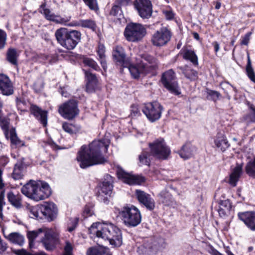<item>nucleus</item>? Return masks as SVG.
Returning a JSON list of instances; mask_svg holds the SVG:
<instances>
[{
	"label": "nucleus",
	"mask_w": 255,
	"mask_h": 255,
	"mask_svg": "<svg viewBox=\"0 0 255 255\" xmlns=\"http://www.w3.org/2000/svg\"><path fill=\"white\" fill-rule=\"evenodd\" d=\"M245 170L249 176L255 178V157L247 163Z\"/></svg>",
	"instance_id": "a19ab883"
},
{
	"label": "nucleus",
	"mask_w": 255,
	"mask_h": 255,
	"mask_svg": "<svg viewBox=\"0 0 255 255\" xmlns=\"http://www.w3.org/2000/svg\"><path fill=\"white\" fill-rule=\"evenodd\" d=\"M151 154L160 160H166L171 153L170 148L167 146L163 138L155 139L149 143Z\"/></svg>",
	"instance_id": "9d476101"
},
{
	"label": "nucleus",
	"mask_w": 255,
	"mask_h": 255,
	"mask_svg": "<svg viewBox=\"0 0 255 255\" xmlns=\"http://www.w3.org/2000/svg\"><path fill=\"white\" fill-rule=\"evenodd\" d=\"M86 80V91L88 93L95 91L98 85V79L90 70H83Z\"/></svg>",
	"instance_id": "a878e982"
},
{
	"label": "nucleus",
	"mask_w": 255,
	"mask_h": 255,
	"mask_svg": "<svg viewBox=\"0 0 255 255\" xmlns=\"http://www.w3.org/2000/svg\"><path fill=\"white\" fill-rule=\"evenodd\" d=\"M116 173L118 178L124 183L130 185L141 184L145 181V178L138 175H133L126 172L121 166L117 165Z\"/></svg>",
	"instance_id": "2eb2a0df"
},
{
	"label": "nucleus",
	"mask_w": 255,
	"mask_h": 255,
	"mask_svg": "<svg viewBox=\"0 0 255 255\" xmlns=\"http://www.w3.org/2000/svg\"><path fill=\"white\" fill-rule=\"evenodd\" d=\"M114 182L113 178L109 174L104 176L103 181L97 188V196L98 200L106 204L109 202V198L112 193Z\"/></svg>",
	"instance_id": "1a4fd4ad"
},
{
	"label": "nucleus",
	"mask_w": 255,
	"mask_h": 255,
	"mask_svg": "<svg viewBox=\"0 0 255 255\" xmlns=\"http://www.w3.org/2000/svg\"><path fill=\"white\" fill-rule=\"evenodd\" d=\"M9 120L5 118L0 117V126L3 131L4 135L7 139L10 138L11 143L16 146L23 145L21 141L17 136L14 128L9 129Z\"/></svg>",
	"instance_id": "dca6fc26"
},
{
	"label": "nucleus",
	"mask_w": 255,
	"mask_h": 255,
	"mask_svg": "<svg viewBox=\"0 0 255 255\" xmlns=\"http://www.w3.org/2000/svg\"><path fill=\"white\" fill-rule=\"evenodd\" d=\"M161 82L163 86L171 93L176 95L180 94L176 74L172 69H169L162 74Z\"/></svg>",
	"instance_id": "f8f14e48"
},
{
	"label": "nucleus",
	"mask_w": 255,
	"mask_h": 255,
	"mask_svg": "<svg viewBox=\"0 0 255 255\" xmlns=\"http://www.w3.org/2000/svg\"><path fill=\"white\" fill-rule=\"evenodd\" d=\"M178 68L181 71L184 76L190 81H195L198 79V72L189 66L186 65L184 66L179 67Z\"/></svg>",
	"instance_id": "2f4dec72"
},
{
	"label": "nucleus",
	"mask_w": 255,
	"mask_h": 255,
	"mask_svg": "<svg viewBox=\"0 0 255 255\" xmlns=\"http://www.w3.org/2000/svg\"><path fill=\"white\" fill-rule=\"evenodd\" d=\"M209 253L211 255H223L222 254L218 251L215 248H214L212 246H211L210 247Z\"/></svg>",
	"instance_id": "69168bd1"
},
{
	"label": "nucleus",
	"mask_w": 255,
	"mask_h": 255,
	"mask_svg": "<svg viewBox=\"0 0 255 255\" xmlns=\"http://www.w3.org/2000/svg\"><path fill=\"white\" fill-rule=\"evenodd\" d=\"M195 147L190 143H186L179 151L180 157L184 159H189L193 154Z\"/></svg>",
	"instance_id": "473e14b6"
},
{
	"label": "nucleus",
	"mask_w": 255,
	"mask_h": 255,
	"mask_svg": "<svg viewBox=\"0 0 255 255\" xmlns=\"http://www.w3.org/2000/svg\"><path fill=\"white\" fill-rule=\"evenodd\" d=\"M5 238L8 239L11 243L22 246L24 242V237L18 233H11L7 236L4 235Z\"/></svg>",
	"instance_id": "72a5a7b5"
},
{
	"label": "nucleus",
	"mask_w": 255,
	"mask_h": 255,
	"mask_svg": "<svg viewBox=\"0 0 255 255\" xmlns=\"http://www.w3.org/2000/svg\"><path fill=\"white\" fill-rule=\"evenodd\" d=\"M89 230L98 238L108 241L113 247H119L123 244L121 230L111 223H95Z\"/></svg>",
	"instance_id": "7ed1b4c3"
},
{
	"label": "nucleus",
	"mask_w": 255,
	"mask_h": 255,
	"mask_svg": "<svg viewBox=\"0 0 255 255\" xmlns=\"http://www.w3.org/2000/svg\"><path fill=\"white\" fill-rule=\"evenodd\" d=\"M134 5L140 16L149 18L152 14V4L149 0H135Z\"/></svg>",
	"instance_id": "6ab92c4d"
},
{
	"label": "nucleus",
	"mask_w": 255,
	"mask_h": 255,
	"mask_svg": "<svg viewBox=\"0 0 255 255\" xmlns=\"http://www.w3.org/2000/svg\"><path fill=\"white\" fill-rule=\"evenodd\" d=\"M83 62L85 65L91 67L96 71H100L101 70L97 63L92 58L84 57Z\"/></svg>",
	"instance_id": "c03bdc74"
},
{
	"label": "nucleus",
	"mask_w": 255,
	"mask_h": 255,
	"mask_svg": "<svg viewBox=\"0 0 255 255\" xmlns=\"http://www.w3.org/2000/svg\"><path fill=\"white\" fill-rule=\"evenodd\" d=\"M246 73L250 79L255 83V73L252 67L251 60L248 55V62L246 66Z\"/></svg>",
	"instance_id": "37998d69"
},
{
	"label": "nucleus",
	"mask_w": 255,
	"mask_h": 255,
	"mask_svg": "<svg viewBox=\"0 0 255 255\" xmlns=\"http://www.w3.org/2000/svg\"><path fill=\"white\" fill-rule=\"evenodd\" d=\"M110 143L108 138L101 140H94L89 145H84L81 146L78 153L77 160L82 168H86L97 164H103L106 159L103 153L107 152Z\"/></svg>",
	"instance_id": "f03ea898"
},
{
	"label": "nucleus",
	"mask_w": 255,
	"mask_h": 255,
	"mask_svg": "<svg viewBox=\"0 0 255 255\" xmlns=\"http://www.w3.org/2000/svg\"><path fill=\"white\" fill-rule=\"evenodd\" d=\"M12 252L16 255H47L44 252H40L32 254L26 251L24 249L16 250L11 249Z\"/></svg>",
	"instance_id": "8fccbe9b"
},
{
	"label": "nucleus",
	"mask_w": 255,
	"mask_h": 255,
	"mask_svg": "<svg viewBox=\"0 0 255 255\" xmlns=\"http://www.w3.org/2000/svg\"><path fill=\"white\" fill-rule=\"evenodd\" d=\"M220 86H221L223 90H224L225 93L227 95V97L228 99H231V96L229 95L228 92L225 90V89H229L232 87L234 91L237 92V89L235 87H234L232 84H231L229 82H222L220 84Z\"/></svg>",
	"instance_id": "603ef678"
},
{
	"label": "nucleus",
	"mask_w": 255,
	"mask_h": 255,
	"mask_svg": "<svg viewBox=\"0 0 255 255\" xmlns=\"http://www.w3.org/2000/svg\"><path fill=\"white\" fill-rule=\"evenodd\" d=\"M83 1L91 10L96 12L99 10L97 0H83Z\"/></svg>",
	"instance_id": "09e8293b"
},
{
	"label": "nucleus",
	"mask_w": 255,
	"mask_h": 255,
	"mask_svg": "<svg viewBox=\"0 0 255 255\" xmlns=\"http://www.w3.org/2000/svg\"><path fill=\"white\" fill-rule=\"evenodd\" d=\"M106 248L102 246H96L89 248L86 252V255H104Z\"/></svg>",
	"instance_id": "58836bf2"
},
{
	"label": "nucleus",
	"mask_w": 255,
	"mask_h": 255,
	"mask_svg": "<svg viewBox=\"0 0 255 255\" xmlns=\"http://www.w3.org/2000/svg\"><path fill=\"white\" fill-rule=\"evenodd\" d=\"M55 36L58 43L63 47L73 50L80 41L81 33L78 30L60 28L55 31Z\"/></svg>",
	"instance_id": "39448f33"
},
{
	"label": "nucleus",
	"mask_w": 255,
	"mask_h": 255,
	"mask_svg": "<svg viewBox=\"0 0 255 255\" xmlns=\"http://www.w3.org/2000/svg\"><path fill=\"white\" fill-rule=\"evenodd\" d=\"M62 128L65 132L72 135L78 132L80 130V127L78 125L64 122L62 124Z\"/></svg>",
	"instance_id": "e433bc0d"
},
{
	"label": "nucleus",
	"mask_w": 255,
	"mask_h": 255,
	"mask_svg": "<svg viewBox=\"0 0 255 255\" xmlns=\"http://www.w3.org/2000/svg\"><path fill=\"white\" fill-rule=\"evenodd\" d=\"M242 172V164H237L230 175L229 183L231 186L235 187L237 185V183L239 181V179L241 177Z\"/></svg>",
	"instance_id": "7c9ffc66"
},
{
	"label": "nucleus",
	"mask_w": 255,
	"mask_h": 255,
	"mask_svg": "<svg viewBox=\"0 0 255 255\" xmlns=\"http://www.w3.org/2000/svg\"><path fill=\"white\" fill-rule=\"evenodd\" d=\"M159 201L165 206L175 207L177 203L172 195L166 190H162L158 195Z\"/></svg>",
	"instance_id": "bb28decb"
},
{
	"label": "nucleus",
	"mask_w": 255,
	"mask_h": 255,
	"mask_svg": "<svg viewBox=\"0 0 255 255\" xmlns=\"http://www.w3.org/2000/svg\"><path fill=\"white\" fill-rule=\"evenodd\" d=\"M82 27L87 28L93 31H95L97 24L95 21L92 19H82Z\"/></svg>",
	"instance_id": "79ce46f5"
},
{
	"label": "nucleus",
	"mask_w": 255,
	"mask_h": 255,
	"mask_svg": "<svg viewBox=\"0 0 255 255\" xmlns=\"http://www.w3.org/2000/svg\"><path fill=\"white\" fill-rule=\"evenodd\" d=\"M207 98L209 100H212L214 102H216L219 98L221 96V94L218 91L210 90L209 89H206Z\"/></svg>",
	"instance_id": "49530a36"
},
{
	"label": "nucleus",
	"mask_w": 255,
	"mask_h": 255,
	"mask_svg": "<svg viewBox=\"0 0 255 255\" xmlns=\"http://www.w3.org/2000/svg\"><path fill=\"white\" fill-rule=\"evenodd\" d=\"M58 111L64 119H73L79 114L78 103L74 100H69L60 105Z\"/></svg>",
	"instance_id": "4468645a"
},
{
	"label": "nucleus",
	"mask_w": 255,
	"mask_h": 255,
	"mask_svg": "<svg viewBox=\"0 0 255 255\" xmlns=\"http://www.w3.org/2000/svg\"><path fill=\"white\" fill-rule=\"evenodd\" d=\"M171 36V32L167 28L163 27L152 35L151 42L154 46H162L170 41Z\"/></svg>",
	"instance_id": "a211bd4d"
},
{
	"label": "nucleus",
	"mask_w": 255,
	"mask_h": 255,
	"mask_svg": "<svg viewBox=\"0 0 255 255\" xmlns=\"http://www.w3.org/2000/svg\"><path fill=\"white\" fill-rule=\"evenodd\" d=\"M44 237L41 239L45 249L47 251H52L59 243V234L58 232L52 229L44 227Z\"/></svg>",
	"instance_id": "ddd939ff"
},
{
	"label": "nucleus",
	"mask_w": 255,
	"mask_h": 255,
	"mask_svg": "<svg viewBox=\"0 0 255 255\" xmlns=\"http://www.w3.org/2000/svg\"><path fill=\"white\" fill-rule=\"evenodd\" d=\"M146 34V29L141 24L130 22L124 30L126 39L130 42H135L141 40Z\"/></svg>",
	"instance_id": "6e6552de"
},
{
	"label": "nucleus",
	"mask_w": 255,
	"mask_h": 255,
	"mask_svg": "<svg viewBox=\"0 0 255 255\" xmlns=\"http://www.w3.org/2000/svg\"><path fill=\"white\" fill-rule=\"evenodd\" d=\"M64 25H67L68 26H80L82 27V19H80L79 20H74L72 22L68 23V22L66 23V24H64Z\"/></svg>",
	"instance_id": "bf43d9fd"
},
{
	"label": "nucleus",
	"mask_w": 255,
	"mask_h": 255,
	"mask_svg": "<svg viewBox=\"0 0 255 255\" xmlns=\"http://www.w3.org/2000/svg\"><path fill=\"white\" fill-rule=\"evenodd\" d=\"M28 210L29 211V216L30 218L39 220L44 217L49 222L56 218L58 212L56 205L52 202L31 206Z\"/></svg>",
	"instance_id": "423d86ee"
},
{
	"label": "nucleus",
	"mask_w": 255,
	"mask_h": 255,
	"mask_svg": "<svg viewBox=\"0 0 255 255\" xmlns=\"http://www.w3.org/2000/svg\"><path fill=\"white\" fill-rule=\"evenodd\" d=\"M44 228L38 229L37 230L28 231L27 233V237L29 241V247L32 248L34 245V240L35 238L41 233H43Z\"/></svg>",
	"instance_id": "4c0bfd02"
},
{
	"label": "nucleus",
	"mask_w": 255,
	"mask_h": 255,
	"mask_svg": "<svg viewBox=\"0 0 255 255\" xmlns=\"http://www.w3.org/2000/svg\"><path fill=\"white\" fill-rule=\"evenodd\" d=\"M252 34L251 32H249L245 34L241 41L242 45H247L248 44Z\"/></svg>",
	"instance_id": "13d9d810"
},
{
	"label": "nucleus",
	"mask_w": 255,
	"mask_h": 255,
	"mask_svg": "<svg viewBox=\"0 0 255 255\" xmlns=\"http://www.w3.org/2000/svg\"><path fill=\"white\" fill-rule=\"evenodd\" d=\"M23 168V164L20 162L15 164L12 173V177L14 180H19L22 178Z\"/></svg>",
	"instance_id": "ea45409f"
},
{
	"label": "nucleus",
	"mask_w": 255,
	"mask_h": 255,
	"mask_svg": "<svg viewBox=\"0 0 255 255\" xmlns=\"http://www.w3.org/2000/svg\"><path fill=\"white\" fill-rule=\"evenodd\" d=\"M250 110H251V113H250V118L252 122H255V107H254L253 105H251L250 106Z\"/></svg>",
	"instance_id": "338daca9"
},
{
	"label": "nucleus",
	"mask_w": 255,
	"mask_h": 255,
	"mask_svg": "<svg viewBox=\"0 0 255 255\" xmlns=\"http://www.w3.org/2000/svg\"><path fill=\"white\" fill-rule=\"evenodd\" d=\"M180 53L182 55L184 59L190 61L194 66L198 65V57L193 50L183 48Z\"/></svg>",
	"instance_id": "c756f323"
},
{
	"label": "nucleus",
	"mask_w": 255,
	"mask_h": 255,
	"mask_svg": "<svg viewBox=\"0 0 255 255\" xmlns=\"http://www.w3.org/2000/svg\"><path fill=\"white\" fill-rule=\"evenodd\" d=\"M18 57V54L16 49L9 48L7 49L6 54V59L10 64L17 65Z\"/></svg>",
	"instance_id": "c9c22d12"
},
{
	"label": "nucleus",
	"mask_w": 255,
	"mask_h": 255,
	"mask_svg": "<svg viewBox=\"0 0 255 255\" xmlns=\"http://www.w3.org/2000/svg\"><path fill=\"white\" fill-rule=\"evenodd\" d=\"M46 6V4L45 2L42 3L38 8V11L42 14L47 20L61 24H66V23L70 20L71 16H68L62 17L59 15H56L52 12Z\"/></svg>",
	"instance_id": "f3484780"
},
{
	"label": "nucleus",
	"mask_w": 255,
	"mask_h": 255,
	"mask_svg": "<svg viewBox=\"0 0 255 255\" xmlns=\"http://www.w3.org/2000/svg\"><path fill=\"white\" fill-rule=\"evenodd\" d=\"M74 245L69 241L66 240L63 247V255H73Z\"/></svg>",
	"instance_id": "de8ad7c7"
},
{
	"label": "nucleus",
	"mask_w": 255,
	"mask_h": 255,
	"mask_svg": "<svg viewBox=\"0 0 255 255\" xmlns=\"http://www.w3.org/2000/svg\"><path fill=\"white\" fill-rule=\"evenodd\" d=\"M0 91L5 96H9L13 93V87L9 77L3 74H0Z\"/></svg>",
	"instance_id": "5701e85b"
},
{
	"label": "nucleus",
	"mask_w": 255,
	"mask_h": 255,
	"mask_svg": "<svg viewBox=\"0 0 255 255\" xmlns=\"http://www.w3.org/2000/svg\"><path fill=\"white\" fill-rule=\"evenodd\" d=\"M4 190H2L0 193V211H2L3 206L5 204L4 201Z\"/></svg>",
	"instance_id": "052dcab7"
},
{
	"label": "nucleus",
	"mask_w": 255,
	"mask_h": 255,
	"mask_svg": "<svg viewBox=\"0 0 255 255\" xmlns=\"http://www.w3.org/2000/svg\"><path fill=\"white\" fill-rule=\"evenodd\" d=\"M120 215L125 225L128 227H134L141 221V215L139 209L133 205L124 206Z\"/></svg>",
	"instance_id": "0eeeda50"
},
{
	"label": "nucleus",
	"mask_w": 255,
	"mask_h": 255,
	"mask_svg": "<svg viewBox=\"0 0 255 255\" xmlns=\"http://www.w3.org/2000/svg\"><path fill=\"white\" fill-rule=\"evenodd\" d=\"M219 208L217 210L219 215L223 219H226L231 214L232 205L229 199H222L218 201Z\"/></svg>",
	"instance_id": "393cba45"
},
{
	"label": "nucleus",
	"mask_w": 255,
	"mask_h": 255,
	"mask_svg": "<svg viewBox=\"0 0 255 255\" xmlns=\"http://www.w3.org/2000/svg\"><path fill=\"white\" fill-rule=\"evenodd\" d=\"M6 33L0 29V49H3L6 44Z\"/></svg>",
	"instance_id": "864d4df0"
},
{
	"label": "nucleus",
	"mask_w": 255,
	"mask_h": 255,
	"mask_svg": "<svg viewBox=\"0 0 255 255\" xmlns=\"http://www.w3.org/2000/svg\"><path fill=\"white\" fill-rule=\"evenodd\" d=\"M140 115L139 110L137 105H132L130 107V116L132 118H136Z\"/></svg>",
	"instance_id": "5fc2aeb1"
},
{
	"label": "nucleus",
	"mask_w": 255,
	"mask_h": 255,
	"mask_svg": "<svg viewBox=\"0 0 255 255\" xmlns=\"http://www.w3.org/2000/svg\"><path fill=\"white\" fill-rule=\"evenodd\" d=\"M93 213V211L92 208L88 206H86L85 207L84 211H83V216L85 218H87L88 217L91 216Z\"/></svg>",
	"instance_id": "4d7b16f0"
},
{
	"label": "nucleus",
	"mask_w": 255,
	"mask_h": 255,
	"mask_svg": "<svg viewBox=\"0 0 255 255\" xmlns=\"http://www.w3.org/2000/svg\"><path fill=\"white\" fill-rule=\"evenodd\" d=\"M97 52L99 56L98 60L100 61V64L104 71H106L107 69V65L106 59V55L105 54V46L102 44H99Z\"/></svg>",
	"instance_id": "f704fd0d"
},
{
	"label": "nucleus",
	"mask_w": 255,
	"mask_h": 255,
	"mask_svg": "<svg viewBox=\"0 0 255 255\" xmlns=\"http://www.w3.org/2000/svg\"><path fill=\"white\" fill-rule=\"evenodd\" d=\"M158 249L157 242L152 239H147L144 241L143 244L139 246L137 252L140 254L148 255L156 252Z\"/></svg>",
	"instance_id": "4be33fe9"
},
{
	"label": "nucleus",
	"mask_w": 255,
	"mask_h": 255,
	"mask_svg": "<svg viewBox=\"0 0 255 255\" xmlns=\"http://www.w3.org/2000/svg\"><path fill=\"white\" fill-rule=\"evenodd\" d=\"M16 103L18 109L22 108V106H24L26 104V102L25 101L19 99L18 98H16Z\"/></svg>",
	"instance_id": "774afa93"
},
{
	"label": "nucleus",
	"mask_w": 255,
	"mask_h": 255,
	"mask_svg": "<svg viewBox=\"0 0 255 255\" xmlns=\"http://www.w3.org/2000/svg\"><path fill=\"white\" fill-rule=\"evenodd\" d=\"M121 7L122 6L120 4L116 3V1L110 11V14L113 16L121 15L122 13Z\"/></svg>",
	"instance_id": "3c124183"
},
{
	"label": "nucleus",
	"mask_w": 255,
	"mask_h": 255,
	"mask_svg": "<svg viewBox=\"0 0 255 255\" xmlns=\"http://www.w3.org/2000/svg\"><path fill=\"white\" fill-rule=\"evenodd\" d=\"M135 195L140 205L147 210L152 211L155 208V201L149 194L140 190H136Z\"/></svg>",
	"instance_id": "aec40b11"
},
{
	"label": "nucleus",
	"mask_w": 255,
	"mask_h": 255,
	"mask_svg": "<svg viewBox=\"0 0 255 255\" xmlns=\"http://www.w3.org/2000/svg\"><path fill=\"white\" fill-rule=\"evenodd\" d=\"M58 56L57 54H51L47 55L45 57L46 60L48 61L49 64H53L56 62L58 60Z\"/></svg>",
	"instance_id": "6e6d98bb"
},
{
	"label": "nucleus",
	"mask_w": 255,
	"mask_h": 255,
	"mask_svg": "<svg viewBox=\"0 0 255 255\" xmlns=\"http://www.w3.org/2000/svg\"><path fill=\"white\" fill-rule=\"evenodd\" d=\"M25 196L35 201L44 200L51 194L49 185L45 182L30 180L21 189Z\"/></svg>",
	"instance_id": "20e7f679"
},
{
	"label": "nucleus",
	"mask_w": 255,
	"mask_h": 255,
	"mask_svg": "<svg viewBox=\"0 0 255 255\" xmlns=\"http://www.w3.org/2000/svg\"><path fill=\"white\" fill-rule=\"evenodd\" d=\"M238 217L250 230L255 231V212H239Z\"/></svg>",
	"instance_id": "412c9836"
},
{
	"label": "nucleus",
	"mask_w": 255,
	"mask_h": 255,
	"mask_svg": "<svg viewBox=\"0 0 255 255\" xmlns=\"http://www.w3.org/2000/svg\"><path fill=\"white\" fill-rule=\"evenodd\" d=\"M7 199L10 204L17 209L22 207V196L16 191H9L7 193Z\"/></svg>",
	"instance_id": "cd10ccee"
},
{
	"label": "nucleus",
	"mask_w": 255,
	"mask_h": 255,
	"mask_svg": "<svg viewBox=\"0 0 255 255\" xmlns=\"http://www.w3.org/2000/svg\"><path fill=\"white\" fill-rule=\"evenodd\" d=\"M150 154L147 152L143 151L138 156L139 165L150 164Z\"/></svg>",
	"instance_id": "a18cd8bd"
},
{
	"label": "nucleus",
	"mask_w": 255,
	"mask_h": 255,
	"mask_svg": "<svg viewBox=\"0 0 255 255\" xmlns=\"http://www.w3.org/2000/svg\"><path fill=\"white\" fill-rule=\"evenodd\" d=\"M214 143L219 150L224 152L230 146L226 136L222 133H218L214 139Z\"/></svg>",
	"instance_id": "c85d7f7f"
},
{
	"label": "nucleus",
	"mask_w": 255,
	"mask_h": 255,
	"mask_svg": "<svg viewBox=\"0 0 255 255\" xmlns=\"http://www.w3.org/2000/svg\"><path fill=\"white\" fill-rule=\"evenodd\" d=\"M113 56L117 65L128 68L132 77L138 79L141 75H144L158 68L159 62L154 56L146 53L138 55L134 64L131 63L130 59L126 56L124 49L117 46L113 49Z\"/></svg>",
	"instance_id": "f257e3e1"
},
{
	"label": "nucleus",
	"mask_w": 255,
	"mask_h": 255,
	"mask_svg": "<svg viewBox=\"0 0 255 255\" xmlns=\"http://www.w3.org/2000/svg\"><path fill=\"white\" fill-rule=\"evenodd\" d=\"M163 111V107L157 101L144 104L142 109L143 113L152 123L158 120L161 118Z\"/></svg>",
	"instance_id": "9b49d317"
},
{
	"label": "nucleus",
	"mask_w": 255,
	"mask_h": 255,
	"mask_svg": "<svg viewBox=\"0 0 255 255\" xmlns=\"http://www.w3.org/2000/svg\"><path fill=\"white\" fill-rule=\"evenodd\" d=\"M163 13L168 20H171L174 17V14L172 10H165L163 11Z\"/></svg>",
	"instance_id": "e2e57ef3"
},
{
	"label": "nucleus",
	"mask_w": 255,
	"mask_h": 255,
	"mask_svg": "<svg viewBox=\"0 0 255 255\" xmlns=\"http://www.w3.org/2000/svg\"><path fill=\"white\" fill-rule=\"evenodd\" d=\"M209 253L211 255H223L222 254L218 251L215 248H214L212 246H211L210 247Z\"/></svg>",
	"instance_id": "0e129e2a"
},
{
	"label": "nucleus",
	"mask_w": 255,
	"mask_h": 255,
	"mask_svg": "<svg viewBox=\"0 0 255 255\" xmlns=\"http://www.w3.org/2000/svg\"><path fill=\"white\" fill-rule=\"evenodd\" d=\"M79 221L78 218H75L73 221H72V226L71 227H69L68 228V231L70 232H72L75 230L76 227H77Z\"/></svg>",
	"instance_id": "680f3d73"
},
{
	"label": "nucleus",
	"mask_w": 255,
	"mask_h": 255,
	"mask_svg": "<svg viewBox=\"0 0 255 255\" xmlns=\"http://www.w3.org/2000/svg\"><path fill=\"white\" fill-rule=\"evenodd\" d=\"M30 113L34 116L36 120L42 125L44 127L47 124L48 113L46 111L43 110L38 106L31 105L30 108Z\"/></svg>",
	"instance_id": "b1692460"
}]
</instances>
